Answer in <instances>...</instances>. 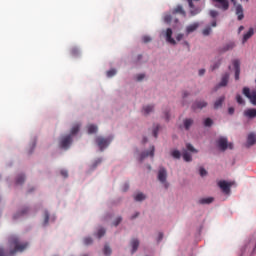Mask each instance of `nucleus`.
Listing matches in <instances>:
<instances>
[{
    "mask_svg": "<svg viewBox=\"0 0 256 256\" xmlns=\"http://www.w3.org/2000/svg\"><path fill=\"white\" fill-rule=\"evenodd\" d=\"M9 245H10V255H15V253H23L27 247H29V243L21 242L19 237L12 235L9 237Z\"/></svg>",
    "mask_w": 256,
    "mask_h": 256,
    "instance_id": "f257e3e1",
    "label": "nucleus"
},
{
    "mask_svg": "<svg viewBox=\"0 0 256 256\" xmlns=\"http://www.w3.org/2000/svg\"><path fill=\"white\" fill-rule=\"evenodd\" d=\"M186 148L187 150H182V157L184 159V161H186L187 163H189L190 161H193V158L191 157L190 153H199V151L197 149H195V147H193L190 143L186 144ZM190 151V153H189Z\"/></svg>",
    "mask_w": 256,
    "mask_h": 256,
    "instance_id": "f03ea898",
    "label": "nucleus"
},
{
    "mask_svg": "<svg viewBox=\"0 0 256 256\" xmlns=\"http://www.w3.org/2000/svg\"><path fill=\"white\" fill-rule=\"evenodd\" d=\"M217 146L220 151H227V149H233V143H229L226 137H220L217 140Z\"/></svg>",
    "mask_w": 256,
    "mask_h": 256,
    "instance_id": "7ed1b4c3",
    "label": "nucleus"
},
{
    "mask_svg": "<svg viewBox=\"0 0 256 256\" xmlns=\"http://www.w3.org/2000/svg\"><path fill=\"white\" fill-rule=\"evenodd\" d=\"M243 94L247 97L252 105H256V90H250L249 88H243Z\"/></svg>",
    "mask_w": 256,
    "mask_h": 256,
    "instance_id": "20e7f679",
    "label": "nucleus"
},
{
    "mask_svg": "<svg viewBox=\"0 0 256 256\" xmlns=\"http://www.w3.org/2000/svg\"><path fill=\"white\" fill-rule=\"evenodd\" d=\"M218 187L225 193V195H229L231 193V187H233V182H227L225 180H221L218 182Z\"/></svg>",
    "mask_w": 256,
    "mask_h": 256,
    "instance_id": "39448f33",
    "label": "nucleus"
},
{
    "mask_svg": "<svg viewBox=\"0 0 256 256\" xmlns=\"http://www.w3.org/2000/svg\"><path fill=\"white\" fill-rule=\"evenodd\" d=\"M71 143H73V136L69 134V135L63 136L60 139L59 145L61 149H69V146L71 145Z\"/></svg>",
    "mask_w": 256,
    "mask_h": 256,
    "instance_id": "423d86ee",
    "label": "nucleus"
},
{
    "mask_svg": "<svg viewBox=\"0 0 256 256\" xmlns=\"http://www.w3.org/2000/svg\"><path fill=\"white\" fill-rule=\"evenodd\" d=\"M96 143L100 151H103V149H105L106 147H109V143H111V140H109V138L97 137Z\"/></svg>",
    "mask_w": 256,
    "mask_h": 256,
    "instance_id": "0eeeda50",
    "label": "nucleus"
},
{
    "mask_svg": "<svg viewBox=\"0 0 256 256\" xmlns=\"http://www.w3.org/2000/svg\"><path fill=\"white\" fill-rule=\"evenodd\" d=\"M216 4L217 9H221V11L229 10V0H213Z\"/></svg>",
    "mask_w": 256,
    "mask_h": 256,
    "instance_id": "6e6552de",
    "label": "nucleus"
},
{
    "mask_svg": "<svg viewBox=\"0 0 256 256\" xmlns=\"http://www.w3.org/2000/svg\"><path fill=\"white\" fill-rule=\"evenodd\" d=\"M190 7V15L191 17H195V15H199L201 13L200 8H195V5H193V0H186Z\"/></svg>",
    "mask_w": 256,
    "mask_h": 256,
    "instance_id": "1a4fd4ad",
    "label": "nucleus"
},
{
    "mask_svg": "<svg viewBox=\"0 0 256 256\" xmlns=\"http://www.w3.org/2000/svg\"><path fill=\"white\" fill-rule=\"evenodd\" d=\"M147 157H155V146H151L147 152H142L140 155V161L147 159Z\"/></svg>",
    "mask_w": 256,
    "mask_h": 256,
    "instance_id": "9d476101",
    "label": "nucleus"
},
{
    "mask_svg": "<svg viewBox=\"0 0 256 256\" xmlns=\"http://www.w3.org/2000/svg\"><path fill=\"white\" fill-rule=\"evenodd\" d=\"M235 11H236L238 21H243V19H245V14L243 12V5L237 4Z\"/></svg>",
    "mask_w": 256,
    "mask_h": 256,
    "instance_id": "9b49d317",
    "label": "nucleus"
},
{
    "mask_svg": "<svg viewBox=\"0 0 256 256\" xmlns=\"http://www.w3.org/2000/svg\"><path fill=\"white\" fill-rule=\"evenodd\" d=\"M158 181H160V183H166V181H167V170L165 168H160L159 169Z\"/></svg>",
    "mask_w": 256,
    "mask_h": 256,
    "instance_id": "f8f14e48",
    "label": "nucleus"
},
{
    "mask_svg": "<svg viewBox=\"0 0 256 256\" xmlns=\"http://www.w3.org/2000/svg\"><path fill=\"white\" fill-rule=\"evenodd\" d=\"M232 49H235V42H228L219 49V53H227V51H232Z\"/></svg>",
    "mask_w": 256,
    "mask_h": 256,
    "instance_id": "ddd939ff",
    "label": "nucleus"
},
{
    "mask_svg": "<svg viewBox=\"0 0 256 256\" xmlns=\"http://www.w3.org/2000/svg\"><path fill=\"white\" fill-rule=\"evenodd\" d=\"M166 41L171 45H175L177 42L173 39V30L171 28H167L166 30Z\"/></svg>",
    "mask_w": 256,
    "mask_h": 256,
    "instance_id": "4468645a",
    "label": "nucleus"
},
{
    "mask_svg": "<svg viewBox=\"0 0 256 256\" xmlns=\"http://www.w3.org/2000/svg\"><path fill=\"white\" fill-rule=\"evenodd\" d=\"M252 35H255V30L253 28H249L248 32H246L243 36L242 43H247V41L251 39Z\"/></svg>",
    "mask_w": 256,
    "mask_h": 256,
    "instance_id": "2eb2a0df",
    "label": "nucleus"
},
{
    "mask_svg": "<svg viewBox=\"0 0 256 256\" xmlns=\"http://www.w3.org/2000/svg\"><path fill=\"white\" fill-rule=\"evenodd\" d=\"M245 117H248L249 119H255L256 117V109L250 108L244 111Z\"/></svg>",
    "mask_w": 256,
    "mask_h": 256,
    "instance_id": "dca6fc26",
    "label": "nucleus"
},
{
    "mask_svg": "<svg viewBox=\"0 0 256 256\" xmlns=\"http://www.w3.org/2000/svg\"><path fill=\"white\" fill-rule=\"evenodd\" d=\"M207 102L206 101H196L194 102V104L192 105V109H194V111L196 109H204V107H207Z\"/></svg>",
    "mask_w": 256,
    "mask_h": 256,
    "instance_id": "f3484780",
    "label": "nucleus"
},
{
    "mask_svg": "<svg viewBox=\"0 0 256 256\" xmlns=\"http://www.w3.org/2000/svg\"><path fill=\"white\" fill-rule=\"evenodd\" d=\"M173 15H177V13L179 15H182V17H186L187 13L185 12V10L183 9V6L178 5L173 11H172Z\"/></svg>",
    "mask_w": 256,
    "mask_h": 256,
    "instance_id": "a211bd4d",
    "label": "nucleus"
},
{
    "mask_svg": "<svg viewBox=\"0 0 256 256\" xmlns=\"http://www.w3.org/2000/svg\"><path fill=\"white\" fill-rule=\"evenodd\" d=\"M229 83V73H225L222 76V79L220 83L218 84V87H227V84Z\"/></svg>",
    "mask_w": 256,
    "mask_h": 256,
    "instance_id": "6ab92c4d",
    "label": "nucleus"
},
{
    "mask_svg": "<svg viewBox=\"0 0 256 256\" xmlns=\"http://www.w3.org/2000/svg\"><path fill=\"white\" fill-rule=\"evenodd\" d=\"M223 103H225V96L219 97V98L214 102V109H221V107H223Z\"/></svg>",
    "mask_w": 256,
    "mask_h": 256,
    "instance_id": "aec40b11",
    "label": "nucleus"
},
{
    "mask_svg": "<svg viewBox=\"0 0 256 256\" xmlns=\"http://www.w3.org/2000/svg\"><path fill=\"white\" fill-rule=\"evenodd\" d=\"M193 123H194V121L191 118L184 119L183 120L184 129L186 131H189V129H191V127L193 126Z\"/></svg>",
    "mask_w": 256,
    "mask_h": 256,
    "instance_id": "412c9836",
    "label": "nucleus"
},
{
    "mask_svg": "<svg viewBox=\"0 0 256 256\" xmlns=\"http://www.w3.org/2000/svg\"><path fill=\"white\" fill-rule=\"evenodd\" d=\"M255 143H256V135L253 133L249 134L247 138L248 147L255 145Z\"/></svg>",
    "mask_w": 256,
    "mask_h": 256,
    "instance_id": "4be33fe9",
    "label": "nucleus"
},
{
    "mask_svg": "<svg viewBox=\"0 0 256 256\" xmlns=\"http://www.w3.org/2000/svg\"><path fill=\"white\" fill-rule=\"evenodd\" d=\"M215 199L213 197H208V198H202L198 201L200 205H210V203H213Z\"/></svg>",
    "mask_w": 256,
    "mask_h": 256,
    "instance_id": "5701e85b",
    "label": "nucleus"
},
{
    "mask_svg": "<svg viewBox=\"0 0 256 256\" xmlns=\"http://www.w3.org/2000/svg\"><path fill=\"white\" fill-rule=\"evenodd\" d=\"M198 27H199V24H197V23L187 26V28H186L187 35H189V33H193V31H197Z\"/></svg>",
    "mask_w": 256,
    "mask_h": 256,
    "instance_id": "b1692460",
    "label": "nucleus"
},
{
    "mask_svg": "<svg viewBox=\"0 0 256 256\" xmlns=\"http://www.w3.org/2000/svg\"><path fill=\"white\" fill-rule=\"evenodd\" d=\"M131 245H132V253H135V251H137V249H139V240L132 239Z\"/></svg>",
    "mask_w": 256,
    "mask_h": 256,
    "instance_id": "393cba45",
    "label": "nucleus"
},
{
    "mask_svg": "<svg viewBox=\"0 0 256 256\" xmlns=\"http://www.w3.org/2000/svg\"><path fill=\"white\" fill-rule=\"evenodd\" d=\"M153 109H154V106H153V105L144 106V107H143V113H144V115H149V113H152Z\"/></svg>",
    "mask_w": 256,
    "mask_h": 256,
    "instance_id": "a878e982",
    "label": "nucleus"
},
{
    "mask_svg": "<svg viewBox=\"0 0 256 256\" xmlns=\"http://www.w3.org/2000/svg\"><path fill=\"white\" fill-rule=\"evenodd\" d=\"M25 183V175L20 174L16 178V185H23Z\"/></svg>",
    "mask_w": 256,
    "mask_h": 256,
    "instance_id": "bb28decb",
    "label": "nucleus"
},
{
    "mask_svg": "<svg viewBox=\"0 0 256 256\" xmlns=\"http://www.w3.org/2000/svg\"><path fill=\"white\" fill-rule=\"evenodd\" d=\"M81 125L79 124H75L72 129H71V137H73V135H77V133H79V129H80Z\"/></svg>",
    "mask_w": 256,
    "mask_h": 256,
    "instance_id": "cd10ccee",
    "label": "nucleus"
},
{
    "mask_svg": "<svg viewBox=\"0 0 256 256\" xmlns=\"http://www.w3.org/2000/svg\"><path fill=\"white\" fill-rule=\"evenodd\" d=\"M29 212V208H24L21 212H18L15 216L14 219H18V217H21L23 215H27Z\"/></svg>",
    "mask_w": 256,
    "mask_h": 256,
    "instance_id": "c85d7f7f",
    "label": "nucleus"
},
{
    "mask_svg": "<svg viewBox=\"0 0 256 256\" xmlns=\"http://www.w3.org/2000/svg\"><path fill=\"white\" fill-rule=\"evenodd\" d=\"M88 133L91 135L93 133H97V126L96 125H88Z\"/></svg>",
    "mask_w": 256,
    "mask_h": 256,
    "instance_id": "c756f323",
    "label": "nucleus"
},
{
    "mask_svg": "<svg viewBox=\"0 0 256 256\" xmlns=\"http://www.w3.org/2000/svg\"><path fill=\"white\" fill-rule=\"evenodd\" d=\"M171 156L174 158V159H181V152L179 150H173L171 152Z\"/></svg>",
    "mask_w": 256,
    "mask_h": 256,
    "instance_id": "7c9ffc66",
    "label": "nucleus"
},
{
    "mask_svg": "<svg viewBox=\"0 0 256 256\" xmlns=\"http://www.w3.org/2000/svg\"><path fill=\"white\" fill-rule=\"evenodd\" d=\"M134 199H135V201H144V199H145V194H143V193H138V194L135 195Z\"/></svg>",
    "mask_w": 256,
    "mask_h": 256,
    "instance_id": "2f4dec72",
    "label": "nucleus"
},
{
    "mask_svg": "<svg viewBox=\"0 0 256 256\" xmlns=\"http://www.w3.org/2000/svg\"><path fill=\"white\" fill-rule=\"evenodd\" d=\"M236 101L239 105H245V100H243V97L240 94L236 95Z\"/></svg>",
    "mask_w": 256,
    "mask_h": 256,
    "instance_id": "473e14b6",
    "label": "nucleus"
},
{
    "mask_svg": "<svg viewBox=\"0 0 256 256\" xmlns=\"http://www.w3.org/2000/svg\"><path fill=\"white\" fill-rule=\"evenodd\" d=\"M233 65H234L235 71H241V68H240L241 63L239 62V60H234Z\"/></svg>",
    "mask_w": 256,
    "mask_h": 256,
    "instance_id": "72a5a7b5",
    "label": "nucleus"
},
{
    "mask_svg": "<svg viewBox=\"0 0 256 256\" xmlns=\"http://www.w3.org/2000/svg\"><path fill=\"white\" fill-rule=\"evenodd\" d=\"M70 54L72 55V57H77V55H79V49L74 47L70 50Z\"/></svg>",
    "mask_w": 256,
    "mask_h": 256,
    "instance_id": "f704fd0d",
    "label": "nucleus"
},
{
    "mask_svg": "<svg viewBox=\"0 0 256 256\" xmlns=\"http://www.w3.org/2000/svg\"><path fill=\"white\" fill-rule=\"evenodd\" d=\"M220 66H221V60H218L217 62H215V63L211 66V71H215V69H219Z\"/></svg>",
    "mask_w": 256,
    "mask_h": 256,
    "instance_id": "c9c22d12",
    "label": "nucleus"
},
{
    "mask_svg": "<svg viewBox=\"0 0 256 256\" xmlns=\"http://www.w3.org/2000/svg\"><path fill=\"white\" fill-rule=\"evenodd\" d=\"M84 245H92L93 244V238L91 237H86L84 238Z\"/></svg>",
    "mask_w": 256,
    "mask_h": 256,
    "instance_id": "e433bc0d",
    "label": "nucleus"
},
{
    "mask_svg": "<svg viewBox=\"0 0 256 256\" xmlns=\"http://www.w3.org/2000/svg\"><path fill=\"white\" fill-rule=\"evenodd\" d=\"M205 127H211L213 125V120L211 118H206L204 121Z\"/></svg>",
    "mask_w": 256,
    "mask_h": 256,
    "instance_id": "4c0bfd02",
    "label": "nucleus"
},
{
    "mask_svg": "<svg viewBox=\"0 0 256 256\" xmlns=\"http://www.w3.org/2000/svg\"><path fill=\"white\" fill-rule=\"evenodd\" d=\"M105 235V228H100L97 232L98 239H101Z\"/></svg>",
    "mask_w": 256,
    "mask_h": 256,
    "instance_id": "58836bf2",
    "label": "nucleus"
},
{
    "mask_svg": "<svg viewBox=\"0 0 256 256\" xmlns=\"http://www.w3.org/2000/svg\"><path fill=\"white\" fill-rule=\"evenodd\" d=\"M104 255L106 256L111 255V248L108 245L104 246Z\"/></svg>",
    "mask_w": 256,
    "mask_h": 256,
    "instance_id": "ea45409f",
    "label": "nucleus"
},
{
    "mask_svg": "<svg viewBox=\"0 0 256 256\" xmlns=\"http://www.w3.org/2000/svg\"><path fill=\"white\" fill-rule=\"evenodd\" d=\"M114 75H117V70L111 69L107 71V77H114Z\"/></svg>",
    "mask_w": 256,
    "mask_h": 256,
    "instance_id": "a19ab883",
    "label": "nucleus"
},
{
    "mask_svg": "<svg viewBox=\"0 0 256 256\" xmlns=\"http://www.w3.org/2000/svg\"><path fill=\"white\" fill-rule=\"evenodd\" d=\"M209 15L212 19H215L219 15V12L217 10H210Z\"/></svg>",
    "mask_w": 256,
    "mask_h": 256,
    "instance_id": "79ce46f5",
    "label": "nucleus"
},
{
    "mask_svg": "<svg viewBox=\"0 0 256 256\" xmlns=\"http://www.w3.org/2000/svg\"><path fill=\"white\" fill-rule=\"evenodd\" d=\"M203 35L207 36V35H211V27H206L204 30H203Z\"/></svg>",
    "mask_w": 256,
    "mask_h": 256,
    "instance_id": "37998d69",
    "label": "nucleus"
},
{
    "mask_svg": "<svg viewBox=\"0 0 256 256\" xmlns=\"http://www.w3.org/2000/svg\"><path fill=\"white\" fill-rule=\"evenodd\" d=\"M173 18L171 17V14H166L164 16V22L169 23Z\"/></svg>",
    "mask_w": 256,
    "mask_h": 256,
    "instance_id": "c03bdc74",
    "label": "nucleus"
},
{
    "mask_svg": "<svg viewBox=\"0 0 256 256\" xmlns=\"http://www.w3.org/2000/svg\"><path fill=\"white\" fill-rule=\"evenodd\" d=\"M49 223V212H45L44 214V225Z\"/></svg>",
    "mask_w": 256,
    "mask_h": 256,
    "instance_id": "a18cd8bd",
    "label": "nucleus"
},
{
    "mask_svg": "<svg viewBox=\"0 0 256 256\" xmlns=\"http://www.w3.org/2000/svg\"><path fill=\"white\" fill-rule=\"evenodd\" d=\"M121 221H123V218H121V217L116 218V220L113 223L114 227H117V225H119V223H121Z\"/></svg>",
    "mask_w": 256,
    "mask_h": 256,
    "instance_id": "49530a36",
    "label": "nucleus"
},
{
    "mask_svg": "<svg viewBox=\"0 0 256 256\" xmlns=\"http://www.w3.org/2000/svg\"><path fill=\"white\" fill-rule=\"evenodd\" d=\"M205 175H207V170H205V168H200V176L205 177Z\"/></svg>",
    "mask_w": 256,
    "mask_h": 256,
    "instance_id": "de8ad7c7",
    "label": "nucleus"
},
{
    "mask_svg": "<svg viewBox=\"0 0 256 256\" xmlns=\"http://www.w3.org/2000/svg\"><path fill=\"white\" fill-rule=\"evenodd\" d=\"M142 40H143V43H149V42H151V37L143 36Z\"/></svg>",
    "mask_w": 256,
    "mask_h": 256,
    "instance_id": "09e8293b",
    "label": "nucleus"
},
{
    "mask_svg": "<svg viewBox=\"0 0 256 256\" xmlns=\"http://www.w3.org/2000/svg\"><path fill=\"white\" fill-rule=\"evenodd\" d=\"M145 79V74L137 75V81H143Z\"/></svg>",
    "mask_w": 256,
    "mask_h": 256,
    "instance_id": "8fccbe9b",
    "label": "nucleus"
},
{
    "mask_svg": "<svg viewBox=\"0 0 256 256\" xmlns=\"http://www.w3.org/2000/svg\"><path fill=\"white\" fill-rule=\"evenodd\" d=\"M240 73H241V70H235V79H236V81H239Z\"/></svg>",
    "mask_w": 256,
    "mask_h": 256,
    "instance_id": "3c124183",
    "label": "nucleus"
},
{
    "mask_svg": "<svg viewBox=\"0 0 256 256\" xmlns=\"http://www.w3.org/2000/svg\"><path fill=\"white\" fill-rule=\"evenodd\" d=\"M158 131H159V125L158 126H156V128L153 130V135H154V137L157 139V133H158Z\"/></svg>",
    "mask_w": 256,
    "mask_h": 256,
    "instance_id": "603ef678",
    "label": "nucleus"
},
{
    "mask_svg": "<svg viewBox=\"0 0 256 256\" xmlns=\"http://www.w3.org/2000/svg\"><path fill=\"white\" fill-rule=\"evenodd\" d=\"M61 176L67 178V177H69V174L66 170H62L61 171Z\"/></svg>",
    "mask_w": 256,
    "mask_h": 256,
    "instance_id": "864d4df0",
    "label": "nucleus"
},
{
    "mask_svg": "<svg viewBox=\"0 0 256 256\" xmlns=\"http://www.w3.org/2000/svg\"><path fill=\"white\" fill-rule=\"evenodd\" d=\"M228 113H229V115H233V113H235V108L229 107L228 108Z\"/></svg>",
    "mask_w": 256,
    "mask_h": 256,
    "instance_id": "5fc2aeb1",
    "label": "nucleus"
},
{
    "mask_svg": "<svg viewBox=\"0 0 256 256\" xmlns=\"http://www.w3.org/2000/svg\"><path fill=\"white\" fill-rule=\"evenodd\" d=\"M198 73L200 77H203V75H205V69H200Z\"/></svg>",
    "mask_w": 256,
    "mask_h": 256,
    "instance_id": "6e6d98bb",
    "label": "nucleus"
},
{
    "mask_svg": "<svg viewBox=\"0 0 256 256\" xmlns=\"http://www.w3.org/2000/svg\"><path fill=\"white\" fill-rule=\"evenodd\" d=\"M176 39H177V41H181V39H183V34H178L176 36Z\"/></svg>",
    "mask_w": 256,
    "mask_h": 256,
    "instance_id": "4d7b16f0",
    "label": "nucleus"
},
{
    "mask_svg": "<svg viewBox=\"0 0 256 256\" xmlns=\"http://www.w3.org/2000/svg\"><path fill=\"white\" fill-rule=\"evenodd\" d=\"M0 256H5V251L3 250V248H0Z\"/></svg>",
    "mask_w": 256,
    "mask_h": 256,
    "instance_id": "13d9d810",
    "label": "nucleus"
},
{
    "mask_svg": "<svg viewBox=\"0 0 256 256\" xmlns=\"http://www.w3.org/2000/svg\"><path fill=\"white\" fill-rule=\"evenodd\" d=\"M163 239V233H159V236H158V241H161Z\"/></svg>",
    "mask_w": 256,
    "mask_h": 256,
    "instance_id": "bf43d9fd",
    "label": "nucleus"
},
{
    "mask_svg": "<svg viewBox=\"0 0 256 256\" xmlns=\"http://www.w3.org/2000/svg\"><path fill=\"white\" fill-rule=\"evenodd\" d=\"M211 27H217V21H213L212 23H211Z\"/></svg>",
    "mask_w": 256,
    "mask_h": 256,
    "instance_id": "052dcab7",
    "label": "nucleus"
},
{
    "mask_svg": "<svg viewBox=\"0 0 256 256\" xmlns=\"http://www.w3.org/2000/svg\"><path fill=\"white\" fill-rule=\"evenodd\" d=\"M128 189H129V184H125L123 191H127Z\"/></svg>",
    "mask_w": 256,
    "mask_h": 256,
    "instance_id": "680f3d73",
    "label": "nucleus"
},
{
    "mask_svg": "<svg viewBox=\"0 0 256 256\" xmlns=\"http://www.w3.org/2000/svg\"><path fill=\"white\" fill-rule=\"evenodd\" d=\"M243 29H245V27H244V26H240V27L238 28V33H241V31H243Z\"/></svg>",
    "mask_w": 256,
    "mask_h": 256,
    "instance_id": "e2e57ef3",
    "label": "nucleus"
},
{
    "mask_svg": "<svg viewBox=\"0 0 256 256\" xmlns=\"http://www.w3.org/2000/svg\"><path fill=\"white\" fill-rule=\"evenodd\" d=\"M166 121H169V112L165 113Z\"/></svg>",
    "mask_w": 256,
    "mask_h": 256,
    "instance_id": "0e129e2a",
    "label": "nucleus"
},
{
    "mask_svg": "<svg viewBox=\"0 0 256 256\" xmlns=\"http://www.w3.org/2000/svg\"><path fill=\"white\" fill-rule=\"evenodd\" d=\"M233 5L237 6V0H230Z\"/></svg>",
    "mask_w": 256,
    "mask_h": 256,
    "instance_id": "69168bd1",
    "label": "nucleus"
},
{
    "mask_svg": "<svg viewBox=\"0 0 256 256\" xmlns=\"http://www.w3.org/2000/svg\"><path fill=\"white\" fill-rule=\"evenodd\" d=\"M188 95H189V93H187V92L183 93V97H187Z\"/></svg>",
    "mask_w": 256,
    "mask_h": 256,
    "instance_id": "338daca9",
    "label": "nucleus"
},
{
    "mask_svg": "<svg viewBox=\"0 0 256 256\" xmlns=\"http://www.w3.org/2000/svg\"><path fill=\"white\" fill-rule=\"evenodd\" d=\"M143 143H147V137L143 138Z\"/></svg>",
    "mask_w": 256,
    "mask_h": 256,
    "instance_id": "774afa93",
    "label": "nucleus"
}]
</instances>
